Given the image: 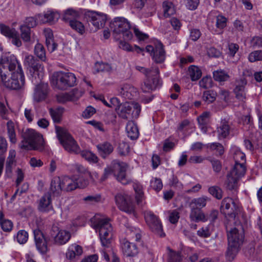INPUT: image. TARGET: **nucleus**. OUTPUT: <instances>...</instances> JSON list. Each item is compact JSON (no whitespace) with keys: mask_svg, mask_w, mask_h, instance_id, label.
Masks as SVG:
<instances>
[{"mask_svg":"<svg viewBox=\"0 0 262 262\" xmlns=\"http://www.w3.org/2000/svg\"><path fill=\"white\" fill-rule=\"evenodd\" d=\"M79 13L78 11L70 8L67 10L63 16V19L65 21L69 22L70 24L71 21H74L79 17Z\"/></svg>","mask_w":262,"mask_h":262,"instance_id":"nucleus-36","label":"nucleus"},{"mask_svg":"<svg viewBox=\"0 0 262 262\" xmlns=\"http://www.w3.org/2000/svg\"><path fill=\"white\" fill-rule=\"evenodd\" d=\"M212 81L210 77L206 76L199 81V85L200 87L207 89L212 86Z\"/></svg>","mask_w":262,"mask_h":262,"instance_id":"nucleus-63","label":"nucleus"},{"mask_svg":"<svg viewBox=\"0 0 262 262\" xmlns=\"http://www.w3.org/2000/svg\"><path fill=\"white\" fill-rule=\"evenodd\" d=\"M95 69L96 70L99 72H110L112 71V66L106 63H96L95 64Z\"/></svg>","mask_w":262,"mask_h":262,"instance_id":"nucleus-59","label":"nucleus"},{"mask_svg":"<svg viewBox=\"0 0 262 262\" xmlns=\"http://www.w3.org/2000/svg\"><path fill=\"white\" fill-rule=\"evenodd\" d=\"M92 227L98 231L102 246H107L112 243L113 239V227L108 219L96 214L91 219Z\"/></svg>","mask_w":262,"mask_h":262,"instance_id":"nucleus-1","label":"nucleus"},{"mask_svg":"<svg viewBox=\"0 0 262 262\" xmlns=\"http://www.w3.org/2000/svg\"><path fill=\"white\" fill-rule=\"evenodd\" d=\"M238 180L239 179L228 173L225 183L226 188L230 190L236 189Z\"/></svg>","mask_w":262,"mask_h":262,"instance_id":"nucleus-39","label":"nucleus"},{"mask_svg":"<svg viewBox=\"0 0 262 262\" xmlns=\"http://www.w3.org/2000/svg\"><path fill=\"white\" fill-rule=\"evenodd\" d=\"M217 93L213 90H208L203 93L202 99L207 104L214 102L216 98Z\"/></svg>","mask_w":262,"mask_h":262,"instance_id":"nucleus-43","label":"nucleus"},{"mask_svg":"<svg viewBox=\"0 0 262 262\" xmlns=\"http://www.w3.org/2000/svg\"><path fill=\"white\" fill-rule=\"evenodd\" d=\"M164 16L168 17L175 13V9L173 4L169 2H164L163 3Z\"/></svg>","mask_w":262,"mask_h":262,"instance_id":"nucleus-48","label":"nucleus"},{"mask_svg":"<svg viewBox=\"0 0 262 262\" xmlns=\"http://www.w3.org/2000/svg\"><path fill=\"white\" fill-rule=\"evenodd\" d=\"M110 27L113 31L114 37L116 39L122 35L124 40H129L133 37V34L130 31L131 26L129 21L123 17H116L110 24Z\"/></svg>","mask_w":262,"mask_h":262,"instance_id":"nucleus-5","label":"nucleus"},{"mask_svg":"<svg viewBox=\"0 0 262 262\" xmlns=\"http://www.w3.org/2000/svg\"><path fill=\"white\" fill-rule=\"evenodd\" d=\"M4 214L0 211V225L2 229L5 232L10 231L13 227L12 222L9 220L3 219Z\"/></svg>","mask_w":262,"mask_h":262,"instance_id":"nucleus-49","label":"nucleus"},{"mask_svg":"<svg viewBox=\"0 0 262 262\" xmlns=\"http://www.w3.org/2000/svg\"><path fill=\"white\" fill-rule=\"evenodd\" d=\"M218 137L220 139L227 137L230 133V126L227 122L222 121L217 130Z\"/></svg>","mask_w":262,"mask_h":262,"instance_id":"nucleus-35","label":"nucleus"},{"mask_svg":"<svg viewBox=\"0 0 262 262\" xmlns=\"http://www.w3.org/2000/svg\"><path fill=\"white\" fill-rule=\"evenodd\" d=\"M159 84L158 75H149L141 84V89L144 93H150L155 90Z\"/></svg>","mask_w":262,"mask_h":262,"instance_id":"nucleus-20","label":"nucleus"},{"mask_svg":"<svg viewBox=\"0 0 262 262\" xmlns=\"http://www.w3.org/2000/svg\"><path fill=\"white\" fill-rule=\"evenodd\" d=\"M136 69L144 74L146 77L149 75H159V70L157 66H152L151 68L147 69L141 66H136Z\"/></svg>","mask_w":262,"mask_h":262,"instance_id":"nucleus-37","label":"nucleus"},{"mask_svg":"<svg viewBox=\"0 0 262 262\" xmlns=\"http://www.w3.org/2000/svg\"><path fill=\"white\" fill-rule=\"evenodd\" d=\"M231 152L233 154V158L235 160V163L246 162V156L240 149L237 147H233L231 149Z\"/></svg>","mask_w":262,"mask_h":262,"instance_id":"nucleus-38","label":"nucleus"},{"mask_svg":"<svg viewBox=\"0 0 262 262\" xmlns=\"http://www.w3.org/2000/svg\"><path fill=\"white\" fill-rule=\"evenodd\" d=\"M16 239L19 244H24L28 239L27 232L24 230H19L17 234Z\"/></svg>","mask_w":262,"mask_h":262,"instance_id":"nucleus-62","label":"nucleus"},{"mask_svg":"<svg viewBox=\"0 0 262 262\" xmlns=\"http://www.w3.org/2000/svg\"><path fill=\"white\" fill-rule=\"evenodd\" d=\"M211 225L203 227L197 231V234L202 237H209L212 233V230L210 229Z\"/></svg>","mask_w":262,"mask_h":262,"instance_id":"nucleus-60","label":"nucleus"},{"mask_svg":"<svg viewBox=\"0 0 262 262\" xmlns=\"http://www.w3.org/2000/svg\"><path fill=\"white\" fill-rule=\"evenodd\" d=\"M61 186L63 190L67 192L74 190L77 188L78 184L76 179L70 178L67 176L61 178Z\"/></svg>","mask_w":262,"mask_h":262,"instance_id":"nucleus-27","label":"nucleus"},{"mask_svg":"<svg viewBox=\"0 0 262 262\" xmlns=\"http://www.w3.org/2000/svg\"><path fill=\"white\" fill-rule=\"evenodd\" d=\"M144 216L146 222L151 231L159 236H164L165 233L159 217L151 211L145 212Z\"/></svg>","mask_w":262,"mask_h":262,"instance_id":"nucleus-12","label":"nucleus"},{"mask_svg":"<svg viewBox=\"0 0 262 262\" xmlns=\"http://www.w3.org/2000/svg\"><path fill=\"white\" fill-rule=\"evenodd\" d=\"M38 209L41 212H49L53 209L51 196L50 193H45L39 200Z\"/></svg>","mask_w":262,"mask_h":262,"instance_id":"nucleus-21","label":"nucleus"},{"mask_svg":"<svg viewBox=\"0 0 262 262\" xmlns=\"http://www.w3.org/2000/svg\"><path fill=\"white\" fill-rule=\"evenodd\" d=\"M137 247H122V252L124 256L134 257L138 253Z\"/></svg>","mask_w":262,"mask_h":262,"instance_id":"nucleus-55","label":"nucleus"},{"mask_svg":"<svg viewBox=\"0 0 262 262\" xmlns=\"http://www.w3.org/2000/svg\"><path fill=\"white\" fill-rule=\"evenodd\" d=\"M7 132L10 141L12 143L16 142V134L14 129V123L11 120L8 121L7 123Z\"/></svg>","mask_w":262,"mask_h":262,"instance_id":"nucleus-50","label":"nucleus"},{"mask_svg":"<svg viewBox=\"0 0 262 262\" xmlns=\"http://www.w3.org/2000/svg\"><path fill=\"white\" fill-rule=\"evenodd\" d=\"M1 33L5 36L12 39V43L15 46L19 47L22 45L19 34L15 29H11L4 24H0Z\"/></svg>","mask_w":262,"mask_h":262,"instance_id":"nucleus-16","label":"nucleus"},{"mask_svg":"<svg viewBox=\"0 0 262 262\" xmlns=\"http://www.w3.org/2000/svg\"><path fill=\"white\" fill-rule=\"evenodd\" d=\"M81 156L90 163H96L98 161V157L89 150L80 151Z\"/></svg>","mask_w":262,"mask_h":262,"instance_id":"nucleus-46","label":"nucleus"},{"mask_svg":"<svg viewBox=\"0 0 262 262\" xmlns=\"http://www.w3.org/2000/svg\"><path fill=\"white\" fill-rule=\"evenodd\" d=\"M247 84V79L245 77H239L235 81L234 93L236 98L243 101L246 98L245 86Z\"/></svg>","mask_w":262,"mask_h":262,"instance_id":"nucleus-19","label":"nucleus"},{"mask_svg":"<svg viewBox=\"0 0 262 262\" xmlns=\"http://www.w3.org/2000/svg\"><path fill=\"white\" fill-rule=\"evenodd\" d=\"M248 59L251 62L262 60V51L257 50L251 52L249 55Z\"/></svg>","mask_w":262,"mask_h":262,"instance_id":"nucleus-61","label":"nucleus"},{"mask_svg":"<svg viewBox=\"0 0 262 262\" xmlns=\"http://www.w3.org/2000/svg\"><path fill=\"white\" fill-rule=\"evenodd\" d=\"M190 211L189 218L192 222L198 223L199 222H206L208 221V216L205 215L202 209L190 207Z\"/></svg>","mask_w":262,"mask_h":262,"instance_id":"nucleus-23","label":"nucleus"},{"mask_svg":"<svg viewBox=\"0 0 262 262\" xmlns=\"http://www.w3.org/2000/svg\"><path fill=\"white\" fill-rule=\"evenodd\" d=\"M221 211L226 216L234 219L240 211L239 206L232 198L227 197L223 199L221 206Z\"/></svg>","mask_w":262,"mask_h":262,"instance_id":"nucleus-13","label":"nucleus"},{"mask_svg":"<svg viewBox=\"0 0 262 262\" xmlns=\"http://www.w3.org/2000/svg\"><path fill=\"white\" fill-rule=\"evenodd\" d=\"M1 77L4 85L7 89L12 90L21 89L25 85V79L23 72H13L11 78H8L5 72L1 69Z\"/></svg>","mask_w":262,"mask_h":262,"instance_id":"nucleus-7","label":"nucleus"},{"mask_svg":"<svg viewBox=\"0 0 262 262\" xmlns=\"http://www.w3.org/2000/svg\"><path fill=\"white\" fill-rule=\"evenodd\" d=\"M58 102L64 103L68 101H73L75 100L73 94L64 93L57 96Z\"/></svg>","mask_w":262,"mask_h":262,"instance_id":"nucleus-57","label":"nucleus"},{"mask_svg":"<svg viewBox=\"0 0 262 262\" xmlns=\"http://www.w3.org/2000/svg\"><path fill=\"white\" fill-rule=\"evenodd\" d=\"M118 92L121 97L125 99H132L134 96L133 93L135 92V91L133 86L126 83L119 86L118 89Z\"/></svg>","mask_w":262,"mask_h":262,"instance_id":"nucleus-26","label":"nucleus"},{"mask_svg":"<svg viewBox=\"0 0 262 262\" xmlns=\"http://www.w3.org/2000/svg\"><path fill=\"white\" fill-rule=\"evenodd\" d=\"M128 165L124 162L114 160L110 166L104 169L101 181H105L110 175L113 174L116 180L123 185L128 184L132 182V179L126 173Z\"/></svg>","mask_w":262,"mask_h":262,"instance_id":"nucleus-2","label":"nucleus"},{"mask_svg":"<svg viewBox=\"0 0 262 262\" xmlns=\"http://www.w3.org/2000/svg\"><path fill=\"white\" fill-rule=\"evenodd\" d=\"M36 19H37L36 16L35 18L33 17H27L24 20V24L21 25L25 26L31 29L37 25Z\"/></svg>","mask_w":262,"mask_h":262,"instance_id":"nucleus-64","label":"nucleus"},{"mask_svg":"<svg viewBox=\"0 0 262 262\" xmlns=\"http://www.w3.org/2000/svg\"><path fill=\"white\" fill-rule=\"evenodd\" d=\"M69 25L80 35H83L85 33V27L83 24L77 19L74 21H71Z\"/></svg>","mask_w":262,"mask_h":262,"instance_id":"nucleus-53","label":"nucleus"},{"mask_svg":"<svg viewBox=\"0 0 262 262\" xmlns=\"http://www.w3.org/2000/svg\"><path fill=\"white\" fill-rule=\"evenodd\" d=\"M40 63L34 56L32 55L27 54L24 59V64L27 67L28 69L34 68L36 64Z\"/></svg>","mask_w":262,"mask_h":262,"instance_id":"nucleus-51","label":"nucleus"},{"mask_svg":"<svg viewBox=\"0 0 262 262\" xmlns=\"http://www.w3.org/2000/svg\"><path fill=\"white\" fill-rule=\"evenodd\" d=\"M58 14L52 10H48L44 14H38L36 19L41 23H54L58 19Z\"/></svg>","mask_w":262,"mask_h":262,"instance_id":"nucleus-24","label":"nucleus"},{"mask_svg":"<svg viewBox=\"0 0 262 262\" xmlns=\"http://www.w3.org/2000/svg\"><path fill=\"white\" fill-rule=\"evenodd\" d=\"M118 208L128 214H135V206L131 195L125 192L118 193L115 196Z\"/></svg>","mask_w":262,"mask_h":262,"instance_id":"nucleus-9","label":"nucleus"},{"mask_svg":"<svg viewBox=\"0 0 262 262\" xmlns=\"http://www.w3.org/2000/svg\"><path fill=\"white\" fill-rule=\"evenodd\" d=\"M34 237L36 246L42 245V246H46L47 243L46 238L42 232L39 229H35L33 231Z\"/></svg>","mask_w":262,"mask_h":262,"instance_id":"nucleus-45","label":"nucleus"},{"mask_svg":"<svg viewBox=\"0 0 262 262\" xmlns=\"http://www.w3.org/2000/svg\"><path fill=\"white\" fill-rule=\"evenodd\" d=\"M127 136L132 140L136 139L139 136V131L137 125L134 122L129 121L126 126Z\"/></svg>","mask_w":262,"mask_h":262,"instance_id":"nucleus-30","label":"nucleus"},{"mask_svg":"<svg viewBox=\"0 0 262 262\" xmlns=\"http://www.w3.org/2000/svg\"><path fill=\"white\" fill-rule=\"evenodd\" d=\"M134 189L135 191V199L138 205H143L144 200V193L143 191L142 186L138 183H136L133 185Z\"/></svg>","mask_w":262,"mask_h":262,"instance_id":"nucleus-34","label":"nucleus"},{"mask_svg":"<svg viewBox=\"0 0 262 262\" xmlns=\"http://www.w3.org/2000/svg\"><path fill=\"white\" fill-rule=\"evenodd\" d=\"M34 54L42 61L46 60V51L43 45L37 43L34 47Z\"/></svg>","mask_w":262,"mask_h":262,"instance_id":"nucleus-42","label":"nucleus"},{"mask_svg":"<svg viewBox=\"0 0 262 262\" xmlns=\"http://www.w3.org/2000/svg\"><path fill=\"white\" fill-rule=\"evenodd\" d=\"M62 179L59 177L54 178L51 182L50 191L55 195H58L63 190V187L61 186Z\"/></svg>","mask_w":262,"mask_h":262,"instance_id":"nucleus-32","label":"nucleus"},{"mask_svg":"<svg viewBox=\"0 0 262 262\" xmlns=\"http://www.w3.org/2000/svg\"><path fill=\"white\" fill-rule=\"evenodd\" d=\"M117 150L120 156H126L129 151V146L127 143L122 141L119 143Z\"/></svg>","mask_w":262,"mask_h":262,"instance_id":"nucleus-58","label":"nucleus"},{"mask_svg":"<svg viewBox=\"0 0 262 262\" xmlns=\"http://www.w3.org/2000/svg\"><path fill=\"white\" fill-rule=\"evenodd\" d=\"M44 67L41 63L36 64L34 68L30 69L32 76V81L34 84L38 83L42 79L44 75Z\"/></svg>","mask_w":262,"mask_h":262,"instance_id":"nucleus-22","label":"nucleus"},{"mask_svg":"<svg viewBox=\"0 0 262 262\" xmlns=\"http://www.w3.org/2000/svg\"><path fill=\"white\" fill-rule=\"evenodd\" d=\"M213 77L216 81H227L230 76L227 72L223 70H218L213 72Z\"/></svg>","mask_w":262,"mask_h":262,"instance_id":"nucleus-41","label":"nucleus"},{"mask_svg":"<svg viewBox=\"0 0 262 262\" xmlns=\"http://www.w3.org/2000/svg\"><path fill=\"white\" fill-rule=\"evenodd\" d=\"M261 247H257V248H255V247H244V248L243 249L245 255L247 257H254L259 254V252L261 250Z\"/></svg>","mask_w":262,"mask_h":262,"instance_id":"nucleus-47","label":"nucleus"},{"mask_svg":"<svg viewBox=\"0 0 262 262\" xmlns=\"http://www.w3.org/2000/svg\"><path fill=\"white\" fill-rule=\"evenodd\" d=\"M202 71L197 66L191 65L188 68V74L192 81H196L202 76Z\"/></svg>","mask_w":262,"mask_h":262,"instance_id":"nucleus-40","label":"nucleus"},{"mask_svg":"<svg viewBox=\"0 0 262 262\" xmlns=\"http://www.w3.org/2000/svg\"><path fill=\"white\" fill-rule=\"evenodd\" d=\"M19 30L20 32V37L25 42H29L31 40V29L25 26L20 25Z\"/></svg>","mask_w":262,"mask_h":262,"instance_id":"nucleus-52","label":"nucleus"},{"mask_svg":"<svg viewBox=\"0 0 262 262\" xmlns=\"http://www.w3.org/2000/svg\"><path fill=\"white\" fill-rule=\"evenodd\" d=\"M141 112V106L138 103H123L117 112L118 115L123 119L137 118Z\"/></svg>","mask_w":262,"mask_h":262,"instance_id":"nucleus-11","label":"nucleus"},{"mask_svg":"<svg viewBox=\"0 0 262 262\" xmlns=\"http://www.w3.org/2000/svg\"><path fill=\"white\" fill-rule=\"evenodd\" d=\"M49 113L54 122L58 123L61 121L63 113L62 108H57L56 109L51 108L49 110Z\"/></svg>","mask_w":262,"mask_h":262,"instance_id":"nucleus-44","label":"nucleus"},{"mask_svg":"<svg viewBox=\"0 0 262 262\" xmlns=\"http://www.w3.org/2000/svg\"><path fill=\"white\" fill-rule=\"evenodd\" d=\"M83 249L82 247H70L66 253V258L73 261L82 255Z\"/></svg>","mask_w":262,"mask_h":262,"instance_id":"nucleus-28","label":"nucleus"},{"mask_svg":"<svg viewBox=\"0 0 262 262\" xmlns=\"http://www.w3.org/2000/svg\"><path fill=\"white\" fill-rule=\"evenodd\" d=\"M34 89L33 99L36 103L42 102L47 97L49 90V86L47 83H41L36 84Z\"/></svg>","mask_w":262,"mask_h":262,"instance_id":"nucleus-17","label":"nucleus"},{"mask_svg":"<svg viewBox=\"0 0 262 262\" xmlns=\"http://www.w3.org/2000/svg\"><path fill=\"white\" fill-rule=\"evenodd\" d=\"M226 228L227 232L228 246H240L243 244L244 235L242 232L239 233L236 227L232 228L227 225Z\"/></svg>","mask_w":262,"mask_h":262,"instance_id":"nucleus-15","label":"nucleus"},{"mask_svg":"<svg viewBox=\"0 0 262 262\" xmlns=\"http://www.w3.org/2000/svg\"><path fill=\"white\" fill-rule=\"evenodd\" d=\"M145 50L150 54L155 63H162L164 62L166 59V51L161 42L157 41L154 43V46H147Z\"/></svg>","mask_w":262,"mask_h":262,"instance_id":"nucleus-10","label":"nucleus"},{"mask_svg":"<svg viewBox=\"0 0 262 262\" xmlns=\"http://www.w3.org/2000/svg\"><path fill=\"white\" fill-rule=\"evenodd\" d=\"M85 15L88 21L95 27L96 30L104 26L106 20L105 14L94 11H89Z\"/></svg>","mask_w":262,"mask_h":262,"instance_id":"nucleus-14","label":"nucleus"},{"mask_svg":"<svg viewBox=\"0 0 262 262\" xmlns=\"http://www.w3.org/2000/svg\"><path fill=\"white\" fill-rule=\"evenodd\" d=\"M209 193L213 197L218 200H220L223 197V191L222 189L217 186H211L208 188Z\"/></svg>","mask_w":262,"mask_h":262,"instance_id":"nucleus-56","label":"nucleus"},{"mask_svg":"<svg viewBox=\"0 0 262 262\" xmlns=\"http://www.w3.org/2000/svg\"><path fill=\"white\" fill-rule=\"evenodd\" d=\"M217 12L212 11L209 14L207 19V25L209 29L216 34L222 32V30L226 27L227 18L222 14L216 15Z\"/></svg>","mask_w":262,"mask_h":262,"instance_id":"nucleus-8","label":"nucleus"},{"mask_svg":"<svg viewBox=\"0 0 262 262\" xmlns=\"http://www.w3.org/2000/svg\"><path fill=\"white\" fill-rule=\"evenodd\" d=\"M167 262H183L186 258L185 251L183 248L174 249L168 247Z\"/></svg>","mask_w":262,"mask_h":262,"instance_id":"nucleus-18","label":"nucleus"},{"mask_svg":"<svg viewBox=\"0 0 262 262\" xmlns=\"http://www.w3.org/2000/svg\"><path fill=\"white\" fill-rule=\"evenodd\" d=\"M239 251V247H228L226 252L227 260L232 261Z\"/></svg>","mask_w":262,"mask_h":262,"instance_id":"nucleus-54","label":"nucleus"},{"mask_svg":"<svg viewBox=\"0 0 262 262\" xmlns=\"http://www.w3.org/2000/svg\"><path fill=\"white\" fill-rule=\"evenodd\" d=\"M210 200L206 196H202L199 198H194L189 203V207H193L202 209L206 206L207 202Z\"/></svg>","mask_w":262,"mask_h":262,"instance_id":"nucleus-29","label":"nucleus"},{"mask_svg":"<svg viewBox=\"0 0 262 262\" xmlns=\"http://www.w3.org/2000/svg\"><path fill=\"white\" fill-rule=\"evenodd\" d=\"M23 140L19 144L21 149L42 151L44 149L42 136L32 129H27L22 134Z\"/></svg>","mask_w":262,"mask_h":262,"instance_id":"nucleus-3","label":"nucleus"},{"mask_svg":"<svg viewBox=\"0 0 262 262\" xmlns=\"http://www.w3.org/2000/svg\"><path fill=\"white\" fill-rule=\"evenodd\" d=\"M77 78L71 72L58 71L53 73L52 84L58 90H66L76 85Z\"/></svg>","mask_w":262,"mask_h":262,"instance_id":"nucleus-4","label":"nucleus"},{"mask_svg":"<svg viewBox=\"0 0 262 262\" xmlns=\"http://www.w3.org/2000/svg\"><path fill=\"white\" fill-rule=\"evenodd\" d=\"M96 147L99 155L103 159H105L114 150L113 145L108 142L99 144Z\"/></svg>","mask_w":262,"mask_h":262,"instance_id":"nucleus-25","label":"nucleus"},{"mask_svg":"<svg viewBox=\"0 0 262 262\" xmlns=\"http://www.w3.org/2000/svg\"><path fill=\"white\" fill-rule=\"evenodd\" d=\"M246 170L245 164L243 163H235L233 169L229 173L239 179L244 176Z\"/></svg>","mask_w":262,"mask_h":262,"instance_id":"nucleus-33","label":"nucleus"},{"mask_svg":"<svg viewBox=\"0 0 262 262\" xmlns=\"http://www.w3.org/2000/svg\"><path fill=\"white\" fill-rule=\"evenodd\" d=\"M70 233L65 230H60L54 237V241L56 244L63 245L70 239Z\"/></svg>","mask_w":262,"mask_h":262,"instance_id":"nucleus-31","label":"nucleus"},{"mask_svg":"<svg viewBox=\"0 0 262 262\" xmlns=\"http://www.w3.org/2000/svg\"><path fill=\"white\" fill-rule=\"evenodd\" d=\"M57 137L64 149L71 154H78L80 148L73 137L59 126H56Z\"/></svg>","mask_w":262,"mask_h":262,"instance_id":"nucleus-6","label":"nucleus"}]
</instances>
